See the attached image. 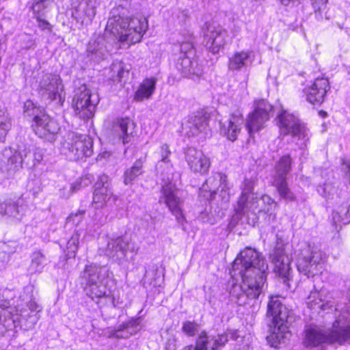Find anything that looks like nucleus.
<instances>
[{"label": "nucleus", "instance_id": "1", "mask_svg": "<svg viewBox=\"0 0 350 350\" xmlns=\"http://www.w3.org/2000/svg\"><path fill=\"white\" fill-rule=\"evenodd\" d=\"M268 268L265 258L251 247H246L234 259L230 271L234 278L240 277L241 284H233L230 289L231 299L239 306L250 304L262 293Z\"/></svg>", "mask_w": 350, "mask_h": 350}, {"label": "nucleus", "instance_id": "2", "mask_svg": "<svg viewBox=\"0 0 350 350\" xmlns=\"http://www.w3.org/2000/svg\"><path fill=\"white\" fill-rule=\"evenodd\" d=\"M335 343L350 344V311L347 309L340 312L330 329L320 325H308L305 328L303 344L306 348Z\"/></svg>", "mask_w": 350, "mask_h": 350}, {"label": "nucleus", "instance_id": "3", "mask_svg": "<svg viewBox=\"0 0 350 350\" xmlns=\"http://www.w3.org/2000/svg\"><path fill=\"white\" fill-rule=\"evenodd\" d=\"M127 10L118 6L111 10L106 25L109 32L121 42L135 44L141 41L148 29V20L144 17L128 16Z\"/></svg>", "mask_w": 350, "mask_h": 350}, {"label": "nucleus", "instance_id": "4", "mask_svg": "<svg viewBox=\"0 0 350 350\" xmlns=\"http://www.w3.org/2000/svg\"><path fill=\"white\" fill-rule=\"evenodd\" d=\"M275 203L268 196H262L260 200L257 195H250L247 197L240 196L235 208L237 219H243L251 226H254L258 220V214L265 213L271 214V208Z\"/></svg>", "mask_w": 350, "mask_h": 350}, {"label": "nucleus", "instance_id": "5", "mask_svg": "<svg viewBox=\"0 0 350 350\" xmlns=\"http://www.w3.org/2000/svg\"><path fill=\"white\" fill-rule=\"evenodd\" d=\"M108 270L105 267L95 264L85 265L80 278L85 284L84 291L92 300L108 297L109 291L107 288L106 280Z\"/></svg>", "mask_w": 350, "mask_h": 350}, {"label": "nucleus", "instance_id": "6", "mask_svg": "<svg viewBox=\"0 0 350 350\" xmlns=\"http://www.w3.org/2000/svg\"><path fill=\"white\" fill-rule=\"evenodd\" d=\"M61 152L70 160H79L93 154V141L86 135L68 132L61 143Z\"/></svg>", "mask_w": 350, "mask_h": 350}, {"label": "nucleus", "instance_id": "7", "mask_svg": "<svg viewBox=\"0 0 350 350\" xmlns=\"http://www.w3.org/2000/svg\"><path fill=\"white\" fill-rule=\"evenodd\" d=\"M24 113L27 116H33V122L31 126L39 137L49 141L54 139V136L60 130L59 125L56 120L36 107L30 100L25 103Z\"/></svg>", "mask_w": 350, "mask_h": 350}, {"label": "nucleus", "instance_id": "8", "mask_svg": "<svg viewBox=\"0 0 350 350\" xmlns=\"http://www.w3.org/2000/svg\"><path fill=\"white\" fill-rule=\"evenodd\" d=\"M98 101L96 94H92L86 85H81L75 90L73 98L72 107L75 115L83 120L91 118Z\"/></svg>", "mask_w": 350, "mask_h": 350}, {"label": "nucleus", "instance_id": "9", "mask_svg": "<svg viewBox=\"0 0 350 350\" xmlns=\"http://www.w3.org/2000/svg\"><path fill=\"white\" fill-rule=\"evenodd\" d=\"M325 254L317 247L308 245L304 250L297 261L299 272L308 278L318 274L322 269Z\"/></svg>", "mask_w": 350, "mask_h": 350}, {"label": "nucleus", "instance_id": "10", "mask_svg": "<svg viewBox=\"0 0 350 350\" xmlns=\"http://www.w3.org/2000/svg\"><path fill=\"white\" fill-rule=\"evenodd\" d=\"M280 132L284 135H291L298 139H304L308 135V131L304 124L293 114L282 110L277 116Z\"/></svg>", "mask_w": 350, "mask_h": 350}, {"label": "nucleus", "instance_id": "11", "mask_svg": "<svg viewBox=\"0 0 350 350\" xmlns=\"http://www.w3.org/2000/svg\"><path fill=\"white\" fill-rule=\"evenodd\" d=\"M272 111L273 106L268 101L260 100L256 103L254 110L248 115L246 122V128L250 137L265 127Z\"/></svg>", "mask_w": 350, "mask_h": 350}, {"label": "nucleus", "instance_id": "12", "mask_svg": "<svg viewBox=\"0 0 350 350\" xmlns=\"http://www.w3.org/2000/svg\"><path fill=\"white\" fill-rule=\"evenodd\" d=\"M178 189L172 183H165L161 188L159 202H163L169 211L175 216L178 223L183 224L185 220L183 214V201L178 196Z\"/></svg>", "mask_w": 350, "mask_h": 350}, {"label": "nucleus", "instance_id": "13", "mask_svg": "<svg viewBox=\"0 0 350 350\" xmlns=\"http://www.w3.org/2000/svg\"><path fill=\"white\" fill-rule=\"evenodd\" d=\"M39 94L49 101L59 100L62 104V93L64 90L62 81L57 75L44 73L42 75L38 88Z\"/></svg>", "mask_w": 350, "mask_h": 350}, {"label": "nucleus", "instance_id": "14", "mask_svg": "<svg viewBox=\"0 0 350 350\" xmlns=\"http://www.w3.org/2000/svg\"><path fill=\"white\" fill-rule=\"evenodd\" d=\"M137 250L138 248L131 245L130 239L118 237L108 241L104 252L105 254L113 261L118 262L119 264H123L128 261L127 254L129 251L136 254Z\"/></svg>", "mask_w": 350, "mask_h": 350}, {"label": "nucleus", "instance_id": "15", "mask_svg": "<svg viewBox=\"0 0 350 350\" xmlns=\"http://www.w3.org/2000/svg\"><path fill=\"white\" fill-rule=\"evenodd\" d=\"M206 48L213 53H218L227 42L228 32L219 25H210L204 32Z\"/></svg>", "mask_w": 350, "mask_h": 350}, {"label": "nucleus", "instance_id": "16", "mask_svg": "<svg viewBox=\"0 0 350 350\" xmlns=\"http://www.w3.org/2000/svg\"><path fill=\"white\" fill-rule=\"evenodd\" d=\"M229 189L227 186V176L221 173H215L211 176L203 184L201 191L209 192L210 199L215 198L217 191H220L219 196L224 202L230 199Z\"/></svg>", "mask_w": 350, "mask_h": 350}, {"label": "nucleus", "instance_id": "17", "mask_svg": "<svg viewBox=\"0 0 350 350\" xmlns=\"http://www.w3.org/2000/svg\"><path fill=\"white\" fill-rule=\"evenodd\" d=\"M116 200L113 195L108 176L103 175L95 183V190L93 195V205L96 208H101L107 204H111Z\"/></svg>", "mask_w": 350, "mask_h": 350}, {"label": "nucleus", "instance_id": "18", "mask_svg": "<svg viewBox=\"0 0 350 350\" xmlns=\"http://www.w3.org/2000/svg\"><path fill=\"white\" fill-rule=\"evenodd\" d=\"M267 314L272 318L271 324H278L280 322L292 323L294 321L293 311L288 310L277 296L270 297Z\"/></svg>", "mask_w": 350, "mask_h": 350}, {"label": "nucleus", "instance_id": "19", "mask_svg": "<svg viewBox=\"0 0 350 350\" xmlns=\"http://www.w3.org/2000/svg\"><path fill=\"white\" fill-rule=\"evenodd\" d=\"M330 86L327 79L317 78L313 83L304 90L306 98L312 105H320L325 100Z\"/></svg>", "mask_w": 350, "mask_h": 350}, {"label": "nucleus", "instance_id": "20", "mask_svg": "<svg viewBox=\"0 0 350 350\" xmlns=\"http://www.w3.org/2000/svg\"><path fill=\"white\" fill-rule=\"evenodd\" d=\"M270 258L274 265V271L282 277L286 283L290 280L291 267L290 258L286 255L283 245L276 246L270 254Z\"/></svg>", "mask_w": 350, "mask_h": 350}, {"label": "nucleus", "instance_id": "21", "mask_svg": "<svg viewBox=\"0 0 350 350\" xmlns=\"http://www.w3.org/2000/svg\"><path fill=\"white\" fill-rule=\"evenodd\" d=\"M229 336L226 333L217 336H208L203 331L196 339L194 350H219L228 341Z\"/></svg>", "mask_w": 350, "mask_h": 350}, {"label": "nucleus", "instance_id": "22", "mask_svg": "<svg viewBox=\"0 0 350 350\" xmlns=\"http://www.w3.org/2000/svg\"><path fill=\"white\" fill-rule=\"evenodd\" d=\"M185 158L190 170L193 172L203 174L208 171L210 160L201 150L192 147L188 148L185 151Z\"/></svg>", "mask_w": 350, "mask_h": 350}, {"label": "nucleus", "instance_id": "23", "mask_svg": "<svg viewBox=\"0 0 350 350\" xmlns=\"http://www.w3.org/2000/svg\"><path fill=\"white\" fill-rule=\"evenodd\" d=\"M134 129L135 124L130 118H118L113 120L111 131L114 136L126 144L131 141Z\"/></svg>", "mask_w": 350, "mask_h": 350}, {"label": "nucleus", "instance_id": "24", "mask_svg": "<svg viewBox=\"0 0 350 350\" xmlns=\"http://www.w3.org/2000/svg\"><path fill=\"white\" fill-rule=\"evenodd\" d=\"M176 67L184 77H198L202 74V67L194 57L179 56Z\"/></svg>", "mask_w": 350, "mask_h": 350}, {"label": "nucleus", "instance_id": "25", "mask_svg": "<svg viewBox=\"0 0 350 350\" xmlns=\"http://www.w3.org/2000/svg\"><path fill=\"white\" fill-rule=\"evenodd\" d=\"M109 51L105 38L100 36L92 38L87 47L88 56L94 62H100L105 59Z\"/></svg>", "mask_w": 350, "mask_h": 350}, {"label": "nucleus", "instance_id": "26", "mask_svg": "<svg viewBox=\"0 0 350 350\" xmlns=\"http://www.w3.org/2000/svg\"><path fill=\"white\" fill-rule=\"evenodd\" d=\"M329 298V295L325 290L311 291L306 299V304L312 310H327L334 306Z\"/></svg>", "mask_w": 350, "mask_h": 350}, {"label": "nucleus", "instance_id": "27", "mask_svg": "<svg viewBox=\"0 0 350 350\" xmlns=\"http://www.w3.org/2000/svg\"><path fill=\"white\" fill-rule=\"evenodd\" d=\"M243 123V117L241 115L232 114L226 122H220V133L225 135L228 139L234 142L237 138V135L240 133L241 125Z\"/></svg>", "mask_w": 350, "mask_h": 350}, {"label": "nucleus", "instance_id": "28", "mask_svg": "<svg viewBox=\"0 0 350 350\" xmlns=\"http://www.w3.org/2000/svg\"><path fill=\"white\" fill-rule=\"evenodd\" d=\"M291 323L280 322L278 324H272L273 330L267 337V341L271 347L277 348L278 345L285 344L289 340L291 334L288 330V327Z\"/></svg>", "mask_w": 350, "mask_h": 350}, {"label": "nucleus", "instance_id": "29", "mask_svg": "<svg viewBox=\"0 0 350 350\" xmlns=\"http://www.w3.org/2000/svg\"><path fill=\"white\" fill-rule=\"evenodd\" d=\"M141 320L140 317L135 318L120 325L111 334V337L116 338H129L135 334L139 330Z\"/></svg>", "mask_w": 350, "mask_h": 350}, {"label": "nucleus", "instance_id": "30", "mask_svg": "<svg viewBox=\"0 0 350 350\" xmlns=\"http://www.w3.org/2000/svg\"><path fill=\"white\" fill-rule=\"evenodd\" d=\"M208 125L206 116L198 114L189 116L185 123V129L189 135L194 136L203 131Z\"/></svg>", "mask_w": 350, "mask_h": 350}, {"label": "nucleus", "instance_id": "31", "mask_svg": "<svg viewBox=\"0 0 350 350\" xmlns=\"http://www.w3.org/2000/svg\"><path fill=\"white\" fill-rule=\"evenodd\" d=\"M157 82V79L156 77L146 78L135 92L134 100L140 102L144 99L150 98L155 90Z\"/></svg>", "mask_w": 350, "mask_h": 350}, {"label": "nucleus", "instance_id": "32", "mask_svg": "<svg viewBox=\"0 0 350 350\" xmlns=\"http://www.w3.org/2000/svg\"><path fill=\"white\" fill-rule=\"evenodd\" d=\"M291 170V158L290 155L287 154L282 157L275 164L272 180L286 179V176Z\"/></svg>", "mask_w": 350, "mask_h": 350}, {"label": "nucleus", "instance_id": "33", "mask_svg": "<svg viewBox=\"0 0 350 350\" xmlns=\"http://www.w3.org/2000/svg\"><path fill=\"white\" fill-rule=\"evenodd\" d=\"M250 56L249 51H239L234 53L229 57L228 68L230 71L240 70L247 66L248 59Z\"/></svg>", "mask_w": 350, "mask_h": 350}, {"label": "nucleus", "instance_id": "34", "mask_svg": "<svg viewBox=\"0 0 350 350\" xmlns=\"http://www.w3.org/2000/svg\"><path fill=\"white\" fill-rule=\"evenodd\" d=\"M350 222V206H341L335 208L332 212V223L336 226V230L338 226L340 224H347Z\"/></svg>", "mask_w": 350, "mask_h": 350}, {"label": "nucleus", "instance_id": "35", "mask_svg": "<svg viewBox=\"0 0 350 350\" xmlns=\"http://www.w3.org/2000/svg\"><path fill=\"white\" fill-rule=\"evenodd\" d=\"M0 214L3 216H8L17 219H20L21 217L18 204L12 199H7L0 203Z\"/></svg>", "mask_w": 350, "mask_h": 350}, {"label": "nucleus", "instance_id": "36", "mask_svg": "<svg viewBox=\"0 0 350 350\" xmlns=\"http://www.w3.org/2000/svg\"><path fill=\"white\" fill-rule=\"evenodd\" d=\"M105 73L109 79L114 82H120L129 75V70H125L122 64L113 63L105 70Z\"/></svg>", "mask_w": 350, "mask_h": 350}, {"label": "nucleus", "instance_id": "37", "mask_svg": "<svg viewBox=\"0 0 350 350\" xmlns=\"http://www.w3.org/2000/svg\"><path fill=\"white\" fill-rule=\"evenodd\" d=\"M272 185L276 188L281 198L289 202L295 200L296 197L288 187L286 179L273 180H272Z\"/></svg>", "mask_w": 350, "mask_h": 350}, {"label": "nucleus", "instance_id": "38", "mask_svg": "<svg viewBox=\"0 0 350 350\" xmlns=\"http://www.w3.org/2000/svg\"><path fill=\"white\" fill-rule=\"evenodd\" d=\"M3 155L8 158V165L9 170L16 171L22 168L23 165L22 163L21 155L20 150L14 152L10 149H5Z\"/></svg>", "mask_w": 350, "mask_h": 350}, {"label": "nucleus", "instance_id": "39", "mask_svg": "<svg viewBox=\"0 0 350 350\" xmlns=\"http://www.w3.org/2000/svg\"><path fill=\"white\" fill-rule=\"evenodd\" d=\"M143 164L141 161H136L133 166L127 169L124 175V183L125 185L131 184L139 175L143 173Z\"/></svg>", "mask_w": 350, "mask_h": 350}, {"label": "nucleus", "instance_id": "40", "mask_svg": "<svg viewBox=\"0 0 350 350\" xmlns=\"http://www.w3.org/2000/svg\"><path fill=\"white\" fill-rule=\"evenodd\" d=\"M50 0H31L30 10L33 17L45 16L46 9L51 5Z\"/></svg>", "mask_w": 350, "mask_h": 350}, {"label": "nucleus", "instance_id": "41", "mask_svg": "<svg viewBox=\"0 0 350 350\" xmlns=\"http://www.w3.org/2000/svg\"><path fill=\"white\" fill-rule=\"evenodd\" d=\"M310 5L314 13V17L318 21L324 18L329 19L324 12L327 8L328 0H310Z\"/></svg>", "mask_w": 350, "mask_h": 350}, {"label": "nucleus", "instance_id": "42", "mask_svg": "<svg viewBox=\"0 0 350 350\" xmlns=\"http://www.w3.org/2000/svg\"><path fill=\"white\" fill-rule=\"evenodd\" d=\"M46 263L47 260L42 252H34L31 255L30 269L33 272L41 273Z\"/></svg>", "mask_w": 350, "mask_h": 350}, {"label": "nucleus", "instance_id": "43", "mask_svg": "<svg viewBox=\"0 0 350 350\" xmlns=\"http://www.w3.org/2000/svg\"><path fill=\"white\" fill-rule=\"evenodd\" d=\"M10 127V118L6 110L0 107V142L4 141L7 132Z\"/></svg>", "mask_w": 350, "mask_h": 350}, {"label": "nucleus", "instance_id": "44", "mask_svg": "<svg viewBox=\"0 0 350 350\" xmlns=\"http://www.w3.org/2000/svg\"><path fill=\"white\" fill-rule=\"evenodd\" d=\"M157 154L160 158L156 165L157 172L161 171L163 164H167L169 166H171V164L170 163V161L169 159V156L171 154V151L167 144H162Z\"/></svg>", "mask_w": 350, "mask_h": 350}, {"label": "nucleus", "instance_id": "45", "mask_svg": "<svg viewBox=\"0 0 350 350\" xmlns=\"http://www.w3.org/2000/svg\"><path fill=\"white\" fill-rule=\"evenodd\" d=\"M79 235L77 233L74 234L68 241L66 248L68 250V256L74 257L78 249Z\"/></svg>", "mask_w": 350, "mask_h": 350}, {"label": "nucleus", "instance_id": "46", "mask_svg": "<svg viewBox=\"0 0 350 350\" xmlns=\"http://www.w3.org/2000/svg\"><path fill=\"white\" fill-rule=\"evenodd\" d=\"M20 153L23 165H25L28 168L33 167V152L31 150L25 147L23 149H20Z\"/></svg>", "mask_w": 350, "mask_h": 350}, {"label": "nucleus", "instance_id": "47", "mask_svg": "<svg viewBox=\"0 0 350 350\" xmlns=\"http://www.w3.org/2000/svg\"><path fill=\"white\" fill-rule=\"evenodd\" d=\"M199 325L195 321H187L183 323L182 330L189 336H193L198 332Z\"/></svg>", "mask_w": 350, "mask_h": 350}, {"label": "nucleus", "instance_id": "48", "mask_svg": "<svg viewBox=\"0 0 350 350\" xmlns=\"http://www.w3.org/2000/svg\"><path fill=\"white\" fill-rule=\"evenodd\" d=\"M254 180L245 178L241 187V193L240 196L247 197L250 195H256L253 192Z\"/></svg>", "mask_w": 350, "mask_h": 350}, {"label": "nucleus", "instance_id": "49", "mask_svg": "<svg viewBox=\"0 0 350 350\" xmlns=\"http://www.w3.org/2000/svg\"><path fill=\"white\" fill-rule=\"evenodd\" d=\"M180 56L194 57V50L191 42H183L180 45Z\"/></svg>", "mask_w": 350, "mask_h": 350}, {"label": "nucleus", "instance_id": "50", "mask_svg": "<svg viewBox=\"0 0 350 350\" xmlns=\"http://www.w3.org/2000/svg\"><path fill=\"white\" fill-rule=\"evenodd\" d=\"M96 6L91 3V0H88L87 7L85 10V14L86 16L88 18V19H90V21H92L94 18L96 14Z\"/></svg>", "mask_w": 350, "mask_h": 350}, {"label": "nucleus", "instance_id": "51", "mask_svg": "<svg viewBox=\"0 0 350 350\" xmlns=\"http://www.w3.org/2000/svg\"><path fill=\"white\" fill-rule=\"evenodd\" d=\"M44 16H38L36 18L38 22V26L41 30H49L51 31V24L43 18Z\"/></svg>", "mask_w": 350, "mask_h": 350}, {"label": "nucleus", "instance_id": "52", "mask_svg": "<svg viewBox=\"0 0 350 350\" xmlns=\"http://www.w3.org/2000/svg\"><path fill=\"white\" fill-rule=\"evenodd\" d=\"M9 302L5 301L2 305H0V307H3V310L0 313V321H1L2 317L5 318L8 317V314L12 317V308L9 307Z\"/></svg>", "mask_w": 350, "mask_h": 350}, {"label": "nucleus", "instance_id": "53", "mask_svg": "<svg viewBox=\"0 0 350 350\" xmlns=\"http://www.w3.org/2000/svg\"><path fill=\"white\" fill-rule=\"evenodd\" d=\"M43 157V152L41 149L36 148L33 152V167L36 166L38 163H39L42 160Z\"/></svg>", "mask_w": 350, "mask_h": 350}, {"label": "nucleus", "instance_id": "54", "mask_svg": "<svg viewBox=\"0 0 350 350\" xmlns=\"http://www.w3.org/2000/svg\"><path fill=\"white\" fill-rule=\"evenodd\" d=\"M38 321V317L36 314L29 315L28 319H25V329H31L34 327L36 322Z\"/></svg>", "mask_w": 350, "mask_h": 350}, {"label": "nucleus", "instance_id": "55", "mask_svg": "<svg viewBox=\"0 0 350 350\" xmlns=\"http://www.w3.org/2000/svg\"><path fill=\"white\" fill-rule=\"evenodd\" d=\"M85 214V211H79L76 213H72L67 218L68 221H72L73 222L79 223L82 219L83 215Z\"/></svg>", "mask_w": 350, "mask_h": 350}, {"label": "nucleus", "instance_id": "56", "mask_svg": "<svg viewBox=\"0 0 350 350\" xmlns=\"http://www.w3.org/2000/svg\"><path fill=\"white\" fill-rule=\"evenodd\" d=\"M200 219L204 223H208L211 224H213V221L208 217V213L206 211H202L200 213L199 216Z\"/></svg>", "mask_w": 350, "mask_h": 350}, {"label": "nucleus", "instance_id": "57", "mask_svg": "<svg viewBox=\"0 0 350 350\" xmlns=\"http://www.w3.org/2000/svg\"><path fill=\"white\" fill-rule=\"evenodd\" d=\"M27 306L29 308V309L31 311V312H34L36 310H38V304H36V302L33 300V299H31L28 304H27Z\"/></svg>", "mask_w": 350, "mask_h": 350}, {"label": "nucleus", "instance_id": "58", "mask_svg": "<svg viewBox=\"0 0 350 350\" xmlns=\"http://www.w3.org/2000/svg\"><path fill=\"white\" fill-rule=\"evenodd\" d=\"M280 1L285 6L293 5L299 3V0H280Z\"/></svg>", "mask_w": 350, "mask_h": 350}, {"label": "nucleus", "instance_id": "59", "mask_svg": "<svg viewBox=\"0 0 350 350\" xmlns=\"http://www.w3.org/2000/svg\"><path fill=\"white\" fill-rule=\"evenodd\" d=\"M80 185L81 183L78 182H75L73 184H72L70 186V190L72 191V192H75L76 191L79 189Z\"/></svg>", "mask_w": 350, "mask_h": 350}, {"label": "nucleus", "instance_id": "60", "mask_svg": "<svg viewBox=\"0 0 350 350\" xmlns=\"http://www.w3.org/2000/svg\"><path fill=\"white\" fill-rule=\"evenodd\" d=\"M229 334L230 335V337L233 339V340H237V338L239 337L237 334V331H230L229 332Z\"/></svg>", "mask_w": 350, "mask_h": 350}, {"label": "nucleus", "instance_id": "61", "mask_svg": "<svg viewBox=\"0 0 350 350\" xmlns=\"http://www.w3.org/2000/svg\"><path fill=\"white\" fill-rule=\"evenodd\" d=\"M195 346L193 345H187L183 348V350H194Z\"/></svg>", "mask_w": 350, "mask_h": 350}, {"label": "nucleus", "instance_id": "62", "mask_svg": "<svg viewBox=\"0 0 350 350\" xmlns=\"http://www.w3.org/2000/svg\"><path fill=\"white\" fill-rule=\"evenodd\" d=\"M16 250V247H14L13 250H5V252H8V254L14 253Z\"/></svg>", "mask_w": 350, "mask_h": 350}, {"label": "nucleus", "instance_id": "63", "mask_svg": "<svg viewBox=\"0 0 350 350\" xmlns=\"http://www.w3.org/2000/svg\"><path fill=\"white\" fill-rule=\"evenodd\" d=\"M320 113H321V116H326V115H327V113H326L325 111H321L320 112Z\"/></svg>", "mask_w": 350, "mask_h": 350}, {"label": "nucleus", "instance_id": "64", "mask_svg": "<svg viewBox=\"0 0 350 350\" xmlns=\"http://www.w3.org/2000/svg\"><path fill=\"white\" fill-rule=\"evenodd\" d=\"M165 350H174V349H171L170 347H166Z\"/></svg>", "mask_w": 350, "mask_h": 350}]
</instances>
